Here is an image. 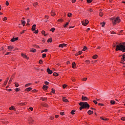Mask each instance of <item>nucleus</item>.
I'll list each match as a JSON object with an SVG mask.
<instances>
[{
  "mask_svg": "<svg viewBox=\"0 0 125 125\" xmlns=\"http://www.w3.org/2000/svg\"><path fill=\"white\" fill-rule=\"evenodd\" d=\"M98 105H99L100 106H104V104H98Z\"/></svg>",
  "mask_w": 125,
  "mask_h": 125,
  "instance_id": "60",
  "label": "nucleus"
},
{
  "mask_svg": "<svg viewBox=\"0 0 125 125\" xmlns=\"http://www.w3.org/2000/svg\"><path fill=\"white\" fill-rule=\"evenodd\" d=\"M8 49H9V50H11L13 49V47L12 46H8Z\"/></svg>",
  "mask_w": 125,
  "mask_h": 125,
  "instance_id": "24",
  "label": "nucleus"
},
{
  "mask_svg": "<svg viewBox=\"0 0 125 125\" xmlns=\"http://www.w3.org/2000/svg\"><path fill=\"white\" fill-rule=\"evenodd\" d=\"M82 99L83 101H86V100H88V98L87 97H84L83 96L82 97Z\"/></svg>",
  "mask_w": 125,
  "mask_h": 125,
  "instance_id": "7",
  "label": "nucleus"
},
{
  "mask_svg": "<svg viewBox=\"0 0 125 125\" xmlns=\"http://www.w3.org/2000/svg\"><path fill=\"white\" fill-rule=\"evenodd\" d=\"M78 54L79 55H81V54H82V53H83V52L82 51H79L78 52Z\"/></svg>",
  "mask_w": 125,
  "mask_h": 125,
  "instance_id": "50",
  "label": "nucleus"
},
{
  "mask_svg": "<svg viewBox=\"0 0 125 125\" xmlns=\"http://www.w3.org/2000/svg\"><path fill=\"white\" fill-rule=\"evenodd\" d=\"M32 32H35V31H36V24H34L32 26Z\"/></svg>",
  "mask_w": 125,
  "mask_h": 125,
  "instance_id": "12",
  "label": "nucleus"
},
{
  "mask_svg": "<svg viewBox=\"0 0 125 125\" xmlns=\"http://www.w3.org/2000/svg\"><path fill=\"white\" fill-rule=\"evenodd\" d=\"M10 53H11V52H7V53L5 54V55H8V54H10Z\"/></svg>",
  "mask_w": 125,
  "mask_h": 125,
  "instance_id": "54",
  "label": "nucleus"
},
{
  "mask_svg": "<svg viewBox=\"0 0 125 125\" xmlns=\"http://www.w3.org/2000/svg\"><path fill=\"white\" fill-rule=\"evenodd\" d=\"M92 2V0H87V3H91Z\"/></svg>",
  "mask_w": 125,
  "mask_h": 125,
  "instance_id": "43",
  "label": "nucleus"
},
{
  "mask_svg": "<svg viewBox=\"0 0 125 125\" xmlns=\"http://www.w3.org/2000/svg\"><path fill=\"white\" fill-rule=\"evenodd\" d=\"M47 72L49 74H52V70H50V69H49V68H47Z\"/></svg>",
  "mask_w": 125,
  "mask_h": 125,
  "instance_id": "9",
  "label": "nucleus"
},
{
  "mask_svg": "<svg viewBox=\"0 0 125 125\" xmlns=\"http://www.w3.org/2000/svg\"><path fill=\"white\" fill-rule=\"evenodd\" d=\"M42 34L44 35V36H45V37H46V36H47V34H45V31H44V30H42Z\"/></svg>",
  "mask_w": 125,
  "mask_h": 125,
  "instance_id": "23",
  "label": "nucleus"
},
{
  "mask_svg": "<svg viewBox=\"0 0 125 125\" xmlns=\"http://www.w3.org/2000/svg\"><path fill=\"white\" fill-rule=\"evenodd\" d=\"M42 88L44 90H47V88H48V86L46 85H44L42 87Z\"/></svg>",
  "mask_w": 125,
  "mask_h": 125,
  "instance_id": "11",
  "label": "nucleus"
},
{
  "mask_svg": "<svg viewBox=\"0 0 125 125\" xmlns=\"http://www.w3.org/2000/svg\"><path fill=\"white\" fill-rule=\"evenodd\" d=\"M38 2H35L34 4H33V5L35 7H37V6H38Z\"/></svg>",
  "mask_w": 125,
  "mask_h": 125,
  "instance_id": "31",
  "label": "nucleus"
},
{
  "mask_svg": "<svg viewBox=\"0 0 125 125\" xmlns=\"http://www.w3.org/2000/svg\"><path fill=\"white\" fill-rule=\"evenodd\" d=\"M52 42V39L49 38L47 40V42Z\"/></svg>",
  "mask_w": 125,
  "mask_h": 125,
  "instance_id": "28",
  "label": "nucleus"
},
{
  "mask_svg": "<svg viewBox=\"0 0 125 125\" xmlns=\"http://www.w3.org/2000/svg\"><path fill=\"white\" fill-rule=\"evenodd\" d=\"M32 90V88L31 87H29L28 88H27L25 89V91H31Z\"/></svg>",
  "mask_w": 125,
  "mask_h": 125,
  "instance_id": "19",
  "label": "nucleus"
},
{
  "mask_svg": "<svg viewBox=\"0 0 125 125\" xmlns=\"http://www.w3.org/2000/svg\"><path fill=\"white\" fill-rule=\"evenodd\" d=\"M87 80V78H84L83 79V82H85V81H86Z\"/></svg>",
  "mask_w": 125,
  "mask_h": 125,
  "instance_id": "56",
  "label": "nucleus"
},
{
  "mask_svg": "<svg viewBox=\"0 0 125 125\" xmlns=\"http://www.w3.org/2000/svg\"><path fill=\"white\" fill-rule=\"evenodd\" d=\"M30 85H31V83H29L26 84L25 85V87H27L28 86H30Z\"/></svg>",
  "mask_w": 125,
  "mask_h": 125,
  "instance_id": "41",
  "label": "nucleus"
},
{
  "mask_svg": "<svg viewBox=\"0 0 125 125\" xmlns=\"http://www.w3.org/2000/svg\"><path fill=\"white\" fill-rule=\"evenodd\" d=\"M51 92L54 94L55 93V90H54V89H53V88H52Z\"/></svg>",
  "mask_w": 125,
  "mask_h": 125,
  "instance_id": "51",
  "label": "nucleus"
},
{
  "mask_svg": "<svg viewBox=\"0 0 125 125\" xmlns=\"http://www.w3.org/2000/svg\"><path fill=\"white\" fill-rule=\"evenodd\" d=\"M88 11H89L90 12H93V10H92V9H89Z\"/></svg>",
  "mask_w": 125,
  "mask_h": 125,
  "instance_id": "57",
  "label": "nucleus"
},
{
  "mask_svg": "<svg viewBox=\"0 0 125 125\" xmlns=\"http://www.w3.org/2000/svg\"><path fill=\"white\" fill-rule=\"evenodd\" d=\"M26 32V30H23L22 32H20V34L22 35V34H24Z\"/></svg>",
  "mask_w": 125,
  "mask_h": 125,
  "instance_id": "46",
  "label": "nucleus"
},
{
  "mask_svg": "<svg viewBox=\"0 0 125 125\" xmlns=\"http://www.w3.org/2000/svg\"><path fill=\"white\" fill-rule=\"evenodd\" d=\"M21 24L23 26H25V24H26V21H23V20H21Z\"/></svg>",
  "mask_w": 125,
  "mask_h": 125,
  "instance_id": "21",
  "label": "nucleus"
},
{
  "mask_svg": "<svg viewBox=\"0 0 125 125\" xmlns=\"http://www.w3.org/2000/svg\"><path fill=\"white\" fill-rule=\"evenodd\" d=\"M87 114H88V115H92V114H93V111L89 110L88 111Z\"/></svg>",
  "mask_w": 125,
  "mask_h": 125,
  "instance_id": "16",
  "label": "nucleus"
},
{
  "mask_svg": "<svg viewBox=\"0 0 125 125\" xmlns=\"http://www.w3.org/2000/svg\"><path fill=\"white\" fill-rule=\"evenodd\" d=\"M86 49H87V47H86V46H84L83 48V51H85V50H86Z\"/></svg>",
  "mask_w": 125,
  "mask_h": 125,
  "instance_id": "34",
  "label": "nucleus"
},
{
  "mask_svg": "<svg viewBox=\"0 0 125 125\" xmlns=\"http://www.w3.org/2000/svg\"><path fill=\"white\" fill-rule=\"evenodd\" d=\"M45 57H46V54H43L42 55V58H45Z\"/></svg>",
  "mask_w": 125,
  "mask_h": 125,
  "instance_id": "42",
  "label": "nucleus"
},
{
  "mask_svg": "<svg viewBox=\"0 0 125 125\" xmlns=\"http://www.w3.org/2000/svg\"><path fill=\"white\" fill-rule=\"evenodd\" d=\"M21 56L22 57H23V58H25V59H27L28 60V59H29V57H28V56H27V55L21 53Z\"/></svg>",
  "mask_w": 125,
  "mask_h": 125,
  "instance_id": "8",
  "label": "nucleus"
},
{
  "mask_svg": "<svg viewBox=\"0 0 125 125\" xmlns=\"http://www.w3.org/2000/svg\"><path fill=\"white\" fill-rule=\"evenodd\" d=\"M27 104V103H21L19 104V105H26Z\"/></svg>",
  "mask_w": 125,
  "mask_h": 125,
  "instance_id": "36",
  "label": "nucleus"
},
{
  "mask_svg": "<svg viewBox=\"0 0 125 125\" xmlns=\"http://www.w3.org/2000/svg\"><path fill=\"white\" fill-rule=\"evenodd\" d=\"M62 101L63 102H69V101H68V99H66V97H62Z\"/></svg>",
  "mask_w": 125,
  "mask_h": 125,
  "instance_id": "10",
  "label": "nucleus"
},
{
  "mask_svg": "<svg viewBox=\"0 0 125 125\" xmlns=\"http://www.w3.org/2000/svg\"><path fill=\"white\" fill-rule=\"evenodd\" d=\"M76 112V110H72L71 111V114L72 115H75V112Z\"/></svg>",
  "mask_w": 125,
  "mask_h": 125,
  "instance_id": "30",
  "label": "nucleus"
},
{
  "mask_svg": "<svg viewBox=\"0 0 125 125\" xmlns=\"http://www.w3.org/2000/svg\"><path fill=\"white\" fill-rule=\"evenodd\" d=\"M44 83H45V84H46V85L49 84V83L48 82H47V81H45V82H44Z\"/></svg>",
  "mask_w": 125,
  "mask_h": 125,
  "instance_id": "48",
  "label": "nucleus"
},
{
  "mask_svg": "<svg viewBox=\"0 0 125 125\" xmlns=\"http://www.w3.org/2000/svg\"><path fill=\"white\" fill-rule=\"evenodd\" d=\"M18 40H19L18 37L15 38H14L11 40V42H16V41H18Z\"/></svg>",
  "mask_w": 125,
  "mask_h": 125,
  "instance_id": "6",
  "label": "nucleus"
},
{
  "mask_svg": "<svg viewBox=\"0 0 125 125\" xmlns=\"http://www.w3.org/2000/svg\"><path fill=\"white\" fill-rule=\"evenodd\" d=\"M110 104H111L112 105H115V104H116V102H115V101H111Z\"/></svg>",
  "mask_w": 125,
  "mask_h": 125,
  "instance_id": "25",
  "label": "nucleus"
},
{
  "mask_svg": "<svg viewBox=\"0 0 125 125\" xmlns=\"http://www.w3.org/2000/svg\"><path fill=\"white\" fill-rule=\"evenodd\" d=\"M99 15H100V16H101V17H102V16H103V15H104V13H103V12H100Z\"/></svg>",
  "mask_w": 125,
  "mask_h": 125,
  "instance_id": "38",
  "label": "nucleus"
},
{
  "mask_svg": "<svg viewBox=\"0 0 125 125\" xmlns=\"http://www.w3.org/2000/svg\"><path fill=\"white\" fill-rule=\"evenodd\" d=\"M39 63H40V64H42V60H40L39 61Z\"/></svg>",
  "mask_w": 125,
  "mask_h": 125,
  "instance_id": "55",
  "label": "nucleus"
},
{
  "mask_svg": "<svg viewBox=\"0 0 125 125\" xmlns=\"http://www.w3.org/2000/svg\"><path fill=\"white\" fill-rule=\"evenodd\" d=\"M113 47H116V51H121L123 52H125V42L120 43H114Z\"/></svg>",
  "mask_w": 125,
  "mask_h": 125,
  "instance_id": "1",
  "label": "nucleus"
},
{
  "mask_svg": "<svg viewBox=\"0 0 125 125\" xmlns=\"http://www.w3.org/2000/svg\"><path fill=\"white\" fill-rule=\"evenodd\" d=\"M72 13H68V14H67V16H68V17H72Z\"/></svg>",
  "mask_w": 125,
  "mask_h": 125,
  "instance_id": "33",
  "label": "nucleus"
},
{
  "mask_svg": "<svg viewBox=\"0 0 125 125\" xmlns=\"http://www.w3.org/2000/svg\"><path fill=\"white\" fill-rule=\"evenodd\" d=\"M29 123H30V124H33V123H34V120H33V119H32V118H31L29 120Z\"/></svg>",
  "mask_w": 125,
  "mask_h": 125,
  "instance_id": "37",
  "label": "nucleus"
},
{
  "mask_svg": "<svg viewBox=\"0 0 125 125\" xmlns=\"http://www.w3.org/2000/svg\"><path fill=\"white\" fill-rule=\"evenodd\" d=\"M6 20H7V18L4 17V18L3 19V21H6Z\"/></svg>",
  "mask_w": 125,
  "mask_h": 125,
  "instance_id": "53",
  "label": "nucleus"
},
{
  "mask_svg": "<svg viewBox=\"0 0 125 125\" xmlns=\"http://www.w3.org/2000/svg\"><path fill=\"white\" fill-rule=\"evenodd\" d=\"M30 51H31V52H33V53H35V52H36L37 51V50L36 49L31 48L30 49Z\"/></svg>",
  "mask_w": 125,
  "mask_h": 125,
  "instance_id": "20",
  "label": "nucleus"
},
{
  "mask_svg": "<svg viewBox=\"0 0 125 125\" xmlns=\"http://www.w3.org/2000/svg\"><path fill=\"white\" fill-rule=\"evenodd\" d=\"M97 57H98V56H97V55H95L93 56V59H96V58H97Z\"/></svg>",
  "mask_w": 125,
  "mask_h": 125,
  "instance_id": "35",
  "label": "nucleus"
},
{
  "mask_svg": "<svg viewBox=\"0 0 125 125\" xmlns=\"http://www.w3.org/2000/svg\"><path fill=\"white\" fill-rule=\"evenodd\" d=\"M15 91H16V92H18V91H20V88H17L15 89Z\"/></svg>",
  "mask_w": 125,
  "mask_h": 125,
  "instance_id": "45",
  "label": "nucleus"
},
{
  "mask_svg": "<svg viewBox=\"0 0 125 125\" xmlns=\"http://www.w3.org/2000/svg\"><path fill=\"white\" fill-rule=\"evenodd\" d=\"M79 105H82L84 109H89L90 105L87 102H81L79 103Z\"/></svg>",
  "mask_w": 125,
  "mask_h": 125,
  "instance_id": "2",
  "label": "nucleus"
},
{
  "mask_svg": "<svg viewBox=\"0 0 125 125\" xmlns=\"http://www.w3.org/2000/svg\"><path fill=\"white\" fill-rule=\"evenodd\" d=\"M105 24H106V23L105 22H103L101 24H102V27H104L105 26Z\"/></svg>",
  "mask_w": 125,
  "mask_h": 125,
  "instance_id": "44",
  "label": "nucleus"
},
{
  "mask_svg": "<svg viewBox=\"0 0 125 125\" xmlns=\"http://www.w3.org/2000/svg\"><path fill=\"white\" fill-rule=\"evenodd\" d=\"M50 31H51V32H52V33H54V31H55V28H52Z\"/></svg>",
  "mask_w": 125,
  "mask_h": 125,
  "instance_id": "40",
  "label": "nucleus"
},
{
  "mask_svg": "<svg viewBox=\"0 0 125 125\" xmlns=\"http://www.w3.org/2000/svg\"><path fill=\"white\" fill-rule=\"evenodd\" d=\"M82 24L83 25V26H86V25H87V24H88V23H89V21H88V20H85V21H82Z\"/></svg>",
  "mask_w": 125,
  "mask_h": 125,
  "instance_id": "5",
  "label": "nucleus"
},
{
  "mask_svg": "<svg viewBox=\"0 0 125 125\" xmlns=\"http://www.w3.org/2000/svg\"><path fill=\"white\" fill-rule=\"evenodd\" d=\"M85 62H86V63H90V61H89V60H86V61H85Z\"/></svg>",
  "mask_w": 125,
  "mask_h": 125,
  "instance_id": "62",
  "label": "nucleus"
},
{
  "mask_svg": "<svg viewBox=\"0 0 125 125\" xmlns=\"http://www.w3.org/2000/svg\"><path fill=\"white\" fill-rule=\"evenodd\" d=\"M7 83V81H5L4 83V85H5Z\"/></svg>",
  "mask_w": 125,
  "mask_h": 125,
  "instance_id": "61",
  "label": "nucleus"
},
{
  "mask_svg": "<svg viewBox=\"0 0 125 125\" xmlns=\"http://www.w3.org/2000/svg\"><path fill=\"white\" fill-rule=\"evenodd\" d=\"M121 63H122V64H123V67H125V53L123 54Z\"/></svg>",
  "mask_w": 125,
  "mask_h": 125,
  "instance_id": "4",
  "label": "nucleus"
},
{
  "mask_svg": "<svg viewBox=\"0 0 125 125\" xmlns=\"http://www.w3.org/2000/svg\"><path fill=\"white\" fill-rule=\"evenodd\" d=\"M11 82H12V80L11 79H10V80L9 81L8 83H11Z\"/></svg>",
  "mask_w": 125,
  "mask_h": 125,
  "instance_id": "63",
  "label": "nucleus"
},
{
  "mask_svg": "<svg viewBox=\"0 0 125 125\" xmlns=\"http://www.w3.org/2000/svg\"><path fill=\"white\" fill-rule=\"evenodd\" d=\"M80 106H81L80 107V110H83V109H84V107H83V105H80Z\"/></svg>",
  "mask_w": 125,
  "mask_h": 125,
  "instance_id": "39",
  "label": "nucleus"
},
{
  "mask_svg": "<svg viewBox=\"0 0 125 125\" xmlns=\"http://www.w3.org/2000/svg\"><path fill=\"white\" fill-rule=\"evenodd\" d=\"M93 102L95 104H97V102L96 101H93Z\"/></svg>",
  "mask_w": 125,
  "mask_h": 125,
  "instance_id": "64",
  "label": "nucleus"
},
{
  "mask_svg": "<svg viewBox=\"0 0 125 125\" xmlns=\"http://www.w3.org/2000/svg\"><path fill=\"white\" fill-rule=\"evenodd\" d=\"M111 20H112V22L114 25H116L117 23H120L121 22V19H120V18L119 17H117L116 19H110Z\"/></svg>",
  "mask_w": 125,
  "mask_h": 125,
  "instance_id": "3",
  "label": "nucleus"
},
{
  "mask_svg": "<svg viewBox=\"0 0 125 125\" xmlns=\"http://www.w3.org/2000/svg\"><path fill=\"white\" fill-rule=\"evenodd\" d=\"M34 33H35V34H38V33H39V30H35Z\"/></svg>",
  "mask_w": 125,
  "mask_h": 125,
  "instance_id": "59",
  "label": "nucleus"
},
{
  "mask_svg": "<svg viewBox=\"0 0 125 125\" xmlns=\"http://www.w3.org/2000/svg\"><path fill=\"white\" fill-rule=\"evenodd\" d=\"M60 114L61 115V116H64V115H65L64 112H61L60 113Z\"/></svg>",
  "mask_w": 125,
  "mask_h": 125,
  "instance_id": "49",
  "label": "nucleus"
},
{
  "mask_svg": "<svg viewBox=\"0 0 125 125\" xmlns=\"http://www.w3.org/2000/svg\"><path fill=\"white\" fill-rule=\"evenodd\" d=\"M5 4H6V5H7V6L9 5V3L8 2V1H6Z\"/></svg>",
  "mask_w": 125,
  "mask_h": 125,
  "instance_id": "52",
  "label": "nucleus"
},
{
  "mask_svg": "<svg viewBox=\"0 0 125 125\" xmlns=\"http://www.w3.org/2000/svg\"><path fill=\"white\" fill-rule=\"evenodd\" d=\"M15 86H16V87H18V86H19V83H15Z\"/></svg>",
  "mask_w": 125,
  "mask_h": 125,
  "instance_id": "27",
  "label": "nucleus"
},
{
  "mask_svg": "<svg viewBox=\"0 0 125 125\" xmlns=\"http://www.w3.org/2000/svg\"><path fill=\"white\" fill-rule=\"evenodd\" d=\"M69 22H70V21H69ZM69 22L66 23V24L63 26L64 28H66L68 26V25L69 24Z\"/></svg>",
  "mask_w": 125,
  "mask_h": 125,
  "instance_id": "26",
  "label": "nucleus"
},
{
  "mask_svg": "<svg viewBox=\"0 0 125 125\" xmlns=\"http://www.w3.org/2000/svg\"><path fill=\"white\" fill-rule=\"evenodd\" d=\"M66 45H67V44L65 43L61 44L59 45V47H62V48L65 47Z\"/></svg>",
  "mask_w": 125,
  "mask_h": 125,
  "instance_id": "13",
  "label": "nucleus"
},
{
  "mask_svg": "<svg viewBox=\"0 0 125 125\" xmlns=\"http://www.w3.org/2000/svg\"><path fill=\"white\" fill-rule=\"evenodd\" d=\"M47 99H46V98H42V97H41L40 98V100H42V101H46Z\"/></svg>",
  "mask_w": 125,
  "mask_h": 125,
  "instance_id": "22",
  "label": "nucleus"
},
{
  "mask_svg": "<svg viewBox=\"0 0 125 125\" xmlns=\"http://www.w3.org/2000/svg\"><path fill=\"white\" fill-rule=\"evenodd\" d=\"M58 22H63V21H64V20L63 19H60V20H58Z\"/></svg>",
  "mask_w": 125,
  "mask_h": 125,
  "instance_id": "47",
  "label": "nucleus"
},
{
  "mask_svg": "<svg viewBox=\"0 0 125 125\" xmlns=\"http://www.w3.org/2000/svg\"><path fill=\"white\" fill-rule=\"evenodd\" d=\"M121 120H122V121H125V117H122V118H121Z\"/></svg>",
  "mask_w": 125,
  "mask_h": 125,
  "instance_id": "58",
  "label": "nucleus"
},
{
  "mask_svg": "<svg viewBox=\"0 0 125 125\" xmlns=\"http://www.w3.org/2000/svg\"><path fill=\"white\" fill-rule=\"evenodd\" d=\"M51 16H55V15H56V14H55V12H54V11H52L51 12Z\"/></svg>",
  "mask_w": 125,
  "mask_h": 125,
  "instance_id": "18",
  "label": "nucleus"
},
{
  "mask_svg": "<svg viewBox=\"0 0 125 125\" xmlns=\"http://www.w3.org/2000/svg\"><path fill=\"white\" fill-rule=\"evenodd\" d=\"M42 106H43V107H45L46 108H48V104L46 103H43Z\"/></svg>",
  "mask_w": 125,
  "mask_h": 125,
  "instance_id": "15",
  "label": "nucleus"
},
{
  "mask_svg": "<svg viewBox=\"0 0 125 125\" xmlns=\"http://www.w3.org/2000/svg\"><path fill=\"white\" fill-rule=\"evenodd\" d=\"M9 110H11V111L14 110V111H15V110H16V108H15V107L14 106H11L10 107H9Z\"/></svg>",
  "mask_w": 125,
  "mask_h": 125,
  "instance_id": "14",
  "label": "nucleus"
},
{
  "mask_svg": "<svg viewBox=\"0 0 125 125\" xmlns=\"http://www.w3.org/2000/svg\"><path fill=\"white\" fill-rule=\"evenodd\" d=\"M58 73H56V72H54L53 73V76H54V77H58Z\"/></svg>",
  "mask_w": 125,
  "mask_h": 125,
  "instance_id": "29",
  "label": "nucleus"
},
{
  "mask_svg": "<svg viewBox=\"0 0 125 125\" xmlns=\"http://www.w3.org/2000/svg\"><path fill=\"white\" fill-rule=\"evenodd\" d=\"M47 49H45L44 50H42L41 51V53H43V52H46V51H47Z\"/></svg>",
  "mask_w": 125,
  "mask_h": 125,
  "instance_id": "32",
  "label": "nucleus"
},
{
  "mask_svg": "<svg viewBox=\"0 0 125 125\" xmlns=\"http://www.w3.org/2000/svg\"><path fill=\"white\" fill-rule=\"evenodd\" d=\"M72 67L73 68V69H75L76 68V62H72Z\"/></svg>",
  "mask_w": 125,
  "mask_h": 125,
  "instance_id": "17",
  "label": "nucleus"
}]
</instances>
